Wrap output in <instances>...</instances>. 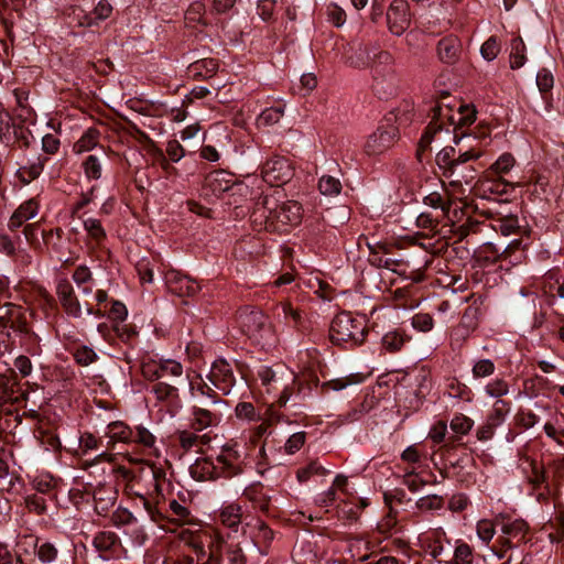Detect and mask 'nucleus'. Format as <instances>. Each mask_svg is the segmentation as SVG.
I'll use <instances>...</instances> for the list:
<instances>
[{"label":"nucleus","mask_w":564,"mask_h":564,"mask_svg":"<svg viewBox=\"0 0 564 564\" xmlns=\"http://www.w3.org/2000/svg\"><path fill=\"white\" fill-rule=\"evenodd\" d=\"M454 141L456 145H459V161L444 172V176L448 180V195L462 199L470 194L478 183L477 170L465 163L481 158L482 150L480 141L471 134L455 137Z\"/></svg>","instance_id":"1"},{"label":"nucleus","mask_w":564,"mask_h":564,"mask_svg":"<svg viewBox=\"0 0 564 564\" xmlns=\"http://www.w3.org/2000/svg\"><path fill=\"white\" fill-rule=\"evenodd\" d=\"M251 219L259 229L285 231L301 223L302 207L294 200L279 204L274 196H264L254 204Z\"/></svg>","instance_id":"2"},{"label":"nucleus","mask_w":564,"mask_h":564,"mask_svg":"<svg viewBox=\"0 0 564 564\" xmlns=\"http://www.w3.org/2000/svg\"><path fill=\"white\" fill-rule=\"evenodd\" d=\"M445 120L449 121L454 128L468 126L476 120V110L470 105H462L456 111L444 105L435 107L433 118L420 139L419 155L427 151L433 141L441 140L442 134H449V130L443 127Z\"/></svg>","instance_id":"3"},{"label":"nucleus","mask_w":564,"mask_h":564,"mask_svg":"<svg viewBox=\"0 0 564 564\" xmlns=\"http://www.w3.org/2000/svg\"><path fill=\"white\" fill-rule=\"evenodd\" d=\"M366 335L365 322L354 317L349 312L337 314L330 323L329 339L334 345L348 344L355 347L364 343Z\"/></svg>","instance_id":"4"},{"label":"nucleus","mask_w":564,"mask_h":564,"mask_svg":"<svg viewBox=\"0 0 564 564\" xmlns=\"http://www.w3.org/2000/svg\"><path fill=\"white\" fill-rule=\"evenodd\" d=\"M375 58L376 64L371 67L372 90L381 99L390 98L398 89V77L392 67L393 58L384 51L378 52Z\"/></svg>","instance_id":"5"},{"label":"nucleus","mask_w":564,"mask_h":564,"mask_svg":"<svg viewBox=\"0 0 564 564\" xmlns=\"http://www.w3.org/2000/svg\"><path fill=\"white\" fill-rule=\"evenodd\" d=\"M220 478H234L245 473L246 464L237 444H226L216 456Z\"/></svg>","instance_id":"6"},{"label":"nucleus","mask_w":564,"mask_h":564,"mask_svg":"<svg viewBox=\"0 0 564 564\" xmlns=\"http://www.w3.org/2000/svg\"><path fill=\"white\" fill-rule=\"evenodd\" d=\"M261 175L269 185L280 186L292 178L293 170L288 159L273 156L262 165Z\"/></svg>","instance_id":"7"},{"label":"nucleus","mask_w":564,"mask_h":564,"mask_svg":"<svg viewBox=\"0 0 564 564\" xmlns=\"http://www.w3.org/2000/svg\"><path fill=\"white\" fill-rule=\"evenodd\" d=\"M387 26L397 36L402 35L411 24L410 7L405 0H393L387 11Z\"/></svg>","instance_id":"8"},{"label":"nucleus","mask_w":564,"mask_h":564,"mask_svg":"<svg viewBox=\"0 0 564 564\" xmlns=\"http://www.w3.org/2000/svg\"><path fill=\"white\" fill-rule=\"evenodd\" d=\"M151 392L155 395L156 401L166 408V412L171 416L177 414L182 409V399L176 381L174 383L166 381L155 382L151 388Z\"/></svg>","instance_id":"9"},{"label":"nucleus","mask_w":564,"mask_h":564,"mask_svg":"<svg viewBox=\"0 0 564 564\" xmlns=\"http://www.w3.org/2000/svg\"><path fill=\"white\" fill-rule=\"evenodd\" d=\"M237 322L243 334L258 338L265 327L267 317L261 311L245 306L237 312Z\"/></svg>","instance_id":"10"},{"label":"nucleus","mask_w":564,"mask_h":564,"mask_svg":"<svg viewBox=\"0 0 564 564\" xmlns=\"http://www.w3.org/2000/svg\"><path fill=\"white\" fill-rule=\"evenodd\" d=\"M398 135V129L394 126H380L371 133L366 143L365 151L368 155H379L384 153L393 144Z\"/></svg>","instance_id":"11"},{"label":"nucleus","mask_w":564,"mask_h":564,"mask_svg":"<svg viewBox=\"0 0 564 564\" xmlns=\"http://www.w3.org/2000/svg\"><path fill=\"white\" fill-rule=\"evenodd\" d=\"M466 302H470L467 308L464 311L462 315L460 323L458 325V330L463 329V336H468L471 332H474L478 325L481 316L484 315V297L481 295L475 296L470 295L465 300Z\"/></svg>","instance_id":"12"},{"label":"nucleus","mask_w":564,"mask_h":564,"mask_svg":"<svg viewBox=\"0 0 564 564\" xmlns=\"http://www.w3.org/2000/svg\"><path fill=\"white\" fill-rule=\"evenodd\" d=\"M208 402H200L199 405H193L191 409V423L189 426L195 432H202L207 427L215 426L220 421V415L217 414Z\"/></svg>","instance_id":"13"},{"label":"nucleus","mask_w":564,"mask_h":564,"mask_svg":"<svg viewBox=\"0 0 564 564\" xmlns=\"http://www.w3.org/2000/svg\"><path fill=\"white\" fill-rule=\"evenodd\" d=\"M208 379L224 394H228L235 384L232 369L224 359H218L213 364Z\"/></svg>","instance_id":"14"},{"label":"nucleus","mask_w":564,"mask_h":564,"mask_svg":"<svg viewBox=\"0 0 564 564\" xmlns=\"http://www.w3.org/2000/svg\"><path fill=\"white\" fill-rule=\"evenodd\" d=\"M367 261L375 268H384L398 274H405V270L401 269L404 261L392 257L389 249H367Z\"/></svg>","instance_id":"15"},{"label":"nucleus","mask_w":564,"mask_h":564,"mask_svg":"<svg viewBox=\"0 0 564 564\" xmlns=\"http://www.w3.org/2000/svg\"><path fill=\"white\" fill-rule=\"evenodd\" d=\"M189 546L197 557V564H220L218 545L214 544L212 536H208V550L200 536H194L189 541Z\"/></svg>","instance_id":"16"},{"label":"nucleus","mask_w":564,"mask_h":564,"mask_svg":"<svg viewBox=\"0 0 564 564\" xmlns=\"http://www.w3.org/2000/svg\"><path fill=\"white\" fill-rule=\"evenodd\" d=\"M166 283L170 291L178 296H193L199 290V285L194 280L175 271L167 273Z\"/></svg>","instance_id":"17"},{"label":"nucleus","mask_w":564,"mask_h":564,"mask_svg":"<svg viewBox=\"0 0 564 564\" xmlns=\"http://www.w3.org/2000/svg\"><path fill=\"white\" fill-rule=\"evenodd\" d=\"M191 476L198 481L216 480L220 478L216 459L210 457L197 458L189 467Z\"/></svg>","instance_id":"18"},{"label":"nucleus","mask_w":564,"mask_h":564,"mask_svg":"<svg viewBox=\"0 0 564 564\" xmlns=\"http://www.w3.org/2000/svg\"><path fill=\"white\" fill-rule=\"evenodd\" d=\"M303 383L296 378H293L291 384L284 386L283 390L281 391L276 400V404L280 408H284L289 402H291V405L293 408L301 409V402L303 400Z\"/></svg>","instance_id":"19"},{"label":"nucleus","mask_w":564,"mask_h":564,"mask_svg":"<svg viewBox=\"0 0 564 564\" xmlns=\"http://www.w3.org/2000/svg\"><path fill=\"white\" fill-rule=\"evenodd\" d=\"M111 12H112L111 4L109 2H107L106 0H101L98 2L96 8L91 12L85 13V12L80 11L77 14V20H78L79 25L91 28V26L98 25L100 21L109 18Z\"/></svg>","instance_id":"20"},{"label":"nucleus","mask_w":564,"mask_h":564,"mask_svg":"<svg viewBox=\"0 0 564 564\" xmlns=\"http://www.w3.org/2000/svg\"><path fill=\"white\" fill-rule=\"evenodd\" d=\"M17 373L7 364L0 366V406L12 399L15 390Z\"/></svg>","instance_id":"21"},{"label":"nucleus","mask_w":564,"mask_h":564,"mask_svg":"<svg viewBox=\"0 0 564 564\" xmlns=\"http://www.w3.org/2000/svg\"><path fill=\"white\" fill-rule=\"evenodd\" d=\"M513 249H503L501 253H498V249H474L473 253V267L486 269L498 261H502L510 256Z\"/></svg>","instance_id":"22"},{"label":"nucleus","mask_w":564,"mask_h":564,"mask_svg":"<svg viewBox=\"0 0 564 564\" xmlns=\"http://www.w3.org/2000/svg\"><path fill=\"white\" fill-rule=\"evenodd\" d=\"M93 498L96 512L105 514L113 506L117 499V491L112 486L99 485L94 489Z\"/></svg>","instance_id":"23"},{"label":"nucleus","mask_w":564,"mask_h":564,"mask_svg":"<svg viewBox=\"0 0 564 564\" xmlns=\"http://www.w3.org/2000/svg\"><path fill=\"white\" fill-rule=\"evenodd\" d=\"M243 496L252 502L256 509H259L265 514L271 512V497L263 491L261 484H253L247 487L243 491Z\"/></svg>","instance_id":"24"},{"label":"nucleus","mask_w":564,"mask_h":564,"mask_svg":"<svg viewBox=\"0 0 564 564\" xmlns=\"http://www.w3.org/2000/svg\"><path fill=\"white\" fill-rule=\"evenodd\" d=\"M39 213V203L31 198L22 203L10 218V227H20L24 221L33 219Z\"/></svg>","instance_id":"25"},{"label":"nucleus","mask_w":564,"mask_h":564,"mask_svg":"<svg viewBox=\"0 0 564 564\" xmlns=\"http://www.w3.org/2000/svg\"><path fill=\"white\" fill-rule=\"evenodd\" d=\"M197 378L200 380L198 383L189 379V376H186L192 395H195V392H198L200 395L207 398L205 402H208V404L214 406L226 404V402L218 397L210 386L204 382L199 376H197Z\"/></svg>","instance_id":"26"},{"label":"nucleus","mask_w":564,"mask_h":564,"mask_svg":"<svg viewBox=\"0 0 564 564\" xmlns=\"http://www.w3.org/2000/svg\"><path fill=\"white\" fill-rule=\"evenodd\" d=\"M46 159H43L41 156H36L34 160L30 161L26 165L21 166L17 171L18 178L24 183L29 184L33 180L37 178L45 164Z\"/></svg>","instance_id":"27"},{"label":"nucleus","mask_w":564,"mask_h":564,"mask_svg":"<svg viewBox=\"0 0 564 564\" xmlns=\"http://www.w3.org/2000/svg\"><path fill=\"white\" fill-rule=\"evenodd\" d=\"M106 436L111 442L132 443L133 430L121 421L111 422L107 426Z\"/></svg>","instance_id":"28"},{"label":"nucleus","mask_w":564,"mask_h":564,"mask_svg":"<svg viewBox=\"0 0 564 564\" xmlns=\"http://www.w3.org/2000/svg\"><path fill=\"white\" fill-rule=\"evenodd\" d=\"M438 56L444 63H453L460 52V42L456 37H445L438 42Z\"/></svg>","instance_id":"29"},{"label":"nucleus","mask_w":564,"mask_h":564,"mask_svg":"<svg viewBox=\"0 0 564 564\" xmlns=\"http://www.w3.org/2000/svg\"><path fill=\"white\" fill-rule=\"evenodd\" d=\"M378 52L371 51L369 47L359 44L356 47L355 53L349 57V64L355 67H367L371 64H376L375 55H377Z\"/></svg>","instance_id":"30"},{"label":"nucleus","mask_w":564,"mask_h":564,"mask_svg":"<svg viewBox=\"0 0 564 564\" xmlns=\"http://www.w3.org/2000/svg\"><path fill=\"white\" fill-rule=\"evenodd\" d=\"M349 218H350V210L345 205H338L333 208H329L323 215L324 221L333 227L344 225L345 223H347L349 220Z\"/></svg>","instance_id":"31"},{"label":"nucleus","mask_w":564,"mask_h":564,"mask_svg":"<svg viewBox=\"0 0 564 564\" xmlns=\"http://www.w3.org/2000/svg\"><path fill=\"white\" fill-rule=\"evenodd\" d=\"M219 517L225 525L232 529L234 531H237L242 517L241 507L235 503L226 506L223 508Z\"/></svg>","instance_id":"32"},{"label":"nucleus","mask_w":564,"mask_h":564,"mask_svg":"<svg viewBox=\"0 0 564 564\" xmlns=\"http://www.w3.org/2000/svg\"><path fill=\"white\" fill-rule=\"evenodd\" d=\"M21 317V307L12 303L0 306V326L14 328L17 321Z\"/></svg>","instance_id":"33"},{"label":"nucleus","mask_w":564,"mask_h":564,"mask_svg":"<svg viewBox=\"0 0 564 564\" xmlns=\"http://www.w3.org/2000/svg\"><path fill=\"white\" fill-rule=\"evenodd\" d=\"M275 314L278 317L283 316L286 323H291L293 327H300L302 324V312L294 308L290 303H280L275 307Z\"/></svg>","instance_id":"34"},{"label":"nucleus","mask_w":564,"mask_h":564,"mask_svg":"<svg viewBox=\"0 0 564 564\" xmlns=\"http://www.w3.org/2000/svg\"><path fill=\"white\" fill-rule=\"evenodd\" d=\"M94 546L100 552H110L119 544V538L115 532L101 531L94 538Z\"/></svg>","instance_id":"35"},{"label":"nucleus","mask_w":564,"mask_h":564,"mask_svg":"<svg viewBox=\"0 0 564 564\" xmlns=\"http://www.w3.org/2000/svg\"><path fill=\"white\" fill-rule=\"evenodd\" d=\"M99 141V132L95 129H88L83 133L79 140L74 144L76 153H84L97 148Z\"/></svg>","instance_id":"36"},{"label":"nucleus","mask_w":564,"mask_h":564,"mask_svg":"<svg viewBox=\"0 0 564 564\" xmlns=\"http://www.w3.org/2000/svg\"><path fill=\"white\" fill-rule=\"evenodd\" d=\"M525 58V45L520 37H516L511 41L510 52V65L511 68H520L524 65Z\"/></svg>","instance_id":"37"},{"label":"nucleus","mask_w":564,"mask_h":564,"mask_svg":"<svg viewBox=\"0 0 564 564\" xmlns=\"http://www.w3.org/2000/svg\"><path fill=\"white\" fill-rule=\"evenodd\" d=\"M177 438H178L180 446L184 451H191L193 447L197 446L198 443L207 444L209 441V437H207L206 435L199 436L195 433V431L189 432L186 430L178 431Z\"/></svg>","instance_id":"38"},{"label":"nucleus","mask_w":564,"mask_h":564,"mask_svg":"<svg viewBox=\"0 0 564 564\" xmlns=\"http://www.w3.org/2000/svg\"><path fill=\"white\" fill-rule=\"evenodd\" d=\"M75 361L80 366H89L98 359L97 352L93 347L87 345H79L73 351Z\"/></svg>","instance_id":"39"},{"label":"nucleus","mask_w":564,"mask_h":564,"mask_svg":"<svg viewBox=\"0 0 564 564\" xmlns=\"http://www.w3.org/2000/svg\"><path fill=\"white\" fill-rule=\"evenodd\" d=\"M83 169L88 180H99L102 171L100 158L96 154L88 155L83 162Z\"/></svg>","instance_id":"40"},{"label":"nucleus","mask_w":564,"mask_h":564,"mask_svg":"<svg viewBox=\"0 0 564 564\" xmlns=\"http://www.w3.org/2000/svg\"><path fill=\"white\" fill-rule=\"evenodd\" d=\"M159 370L161 379L164 377L182 378L183 376L182 364L173 359H161L159 361Z\"/></svg>","instance_id":"41"},{"label":"nucleus","mask_w":564,"mask_h":564,"mask_svg":"<svg viewBox=\"0 0 564 564\" xmlns=\"http://www.w3.org/2000/svg\"><path fill=\"white\" fill-rule=\"evenodd\" d=\"M455 153V148L445 147L436 154V163L438 167L443 170V173L447 172L453 164L458 163L459 154L457 155V158H454Z\"/></svg>","instance_id":"42"},{"label":"nucleus","mask_w":564,"mask_h":564,"mask_svg":"<svg viewBox=\"0 0 564 564\" xmlns=\"http://www.w3.org/2000/svg\"><path fill=\"white\" fill-rule=\"evenodd\" d=\"M510 411L509 403L505 400L498 399L492 406L490 414L488 415L487 421L491 423V425L498 426L500 425L506 414Z\"/></svg>","instance_id":"43"},{"label":"nucleus","mask_w":564,"mask_h":564,"mask_svg":"<svg viewBox=\"0 0 564 564\" xmlns=\"http://www.w3.org/2000/svg\"><path fill=\"white\" fill-rule=\"evenodd\" d=\"M318 189L323 195L334 196L340 193L341 184L334 176L323 175L318 182Z\"/></svg>","instance_id":"44"},{"label":"nucleus","mask_w":564,"mask_h":564,"mask_svg":"<svg viewBox=\"0 0 564 564\" xmlns=\"http://www.w3.org/2000/svg\"><path fill=\"white\" fill-rule=\"evenodd\" d=\"M527 530L528 524L525 523V521L521 519H517L514 521L501 524V532L509 538L522 539Z\"/></svg>","instance_id":"45"},{"label":"nucleus","mask_w":564,"mask_h":564,"mask_svg":"<svg viewBox=\"0 0 564 564\" xmlns=\"http://www.w3.org/2000/svg\"><path fill=\"white\" fill-rule=\"evenodd\" d=\"M514 165V158L510 153L501 154L490 166V172L501 176L508 173Z\"/></svg>","instance_id":"46"},{"label":"nucleus","mask_w":564,"mask_h":564,"mask_svg":"<svg viewBox=\"0 0 564 564\" xmlns=\"http://www.w3.org/2000/svg\"><path fill=\"white\" fill-rule=\"evenodd\" d=\"M498 523H499L498 519H496L495 522L487 520V519L478 521L477 525H476V530H477V534H478L479 539L481 541H484L485 543H489L496 533L495 527Z\"/></svg>","instance_id":"47"},{"label":"nucleus","mask_w":564,"mask_h":564,"mask_svg":"<svg viewBox=\"0 0 564 564\" xmlns=\"http://www.w3.org/2000/svg\"><path fill=\"white\" fill-rule=\"evenodd\" d=\"M444 506V498L438 495H429L416 501V507L421 511L440 510Z\"/></svg>","instance_id":"48"},{"label":"nucleus","mask_w":564,"mask_h":564,"mask_svg":"<svg viewBox=\"0 0 564 564\" xmlns=\"http://www.w3.org/2000/svg\"><path fill=\"white\" fill-rule=\"evenodd\" d=\"M455 564H470L473 562V550L465 543L459 542L454 551Z\"/></svg>","instance_id":"49"},{"label":"nucleus","mask_w":564,"mask_h":564,"mask_svg":"<svg viewBox=\"0 0 564 564\" xmlns=\"http://www.w3.org/2000/svg\"><path fill=\"white\" fill-rule=\"evenodd\" d=\"M473 424L474 422L471 419L466 415L458 414L452 419L451 429L457 434L465 435L471 430Z\"/></svg>","instance_id":"50"},{"label":"nucleus","mask_w":564,"mask_h":564,"mask_svg":"<svg viewBox=\"0 0 564 564\" xmlns=\"http://www.w3.org/2000/svg\"><path fill=\"white\" fill-rule=\"evenodd\" d=\"M500 52V46L497 42V39L491 36L480 47V54L484 59L491 62L494 61Z\"/></svg>","instance_id":"51"},{"label":"nucleus","mask_w":564,"mask_h":564,"mask_svg":"<svg viewBox=\"0 0 564 564\" xmlns=\"http://www.w3.org/2000/svg\"><path fill=\"white\" fill-rule=\"evenodd\" d=\"M132 443L143 445L144 447H152L155 443L154 435L143 426H137L133 431Z\"/></svg>","instance_id":"52"},{"label":"nucleus","mask_w":564,"mask_h":564,"mask_svg":"<svg viewBox=\"0 0 564 564\" xmlns=\"http://www.w3.org/2000/svg\"><path fill=\"white\" fill-rule=\"evenodd\" d=\"M226 557L228 564H246L247 557L239 544L230 543L226 546Z\"/></svg>","instance_id":"53"},{"label":"nucleus","mask_w":564,"mask_h":564,"mask_svg":"<svg viewBox=\"0 0 564 564\" xmlns=\"http://www.w3.org/2000/svg\"><path fill=\"white\" fill-rule=\"evenodd\" d=\"M283 111L281 107H271L264 109L258 118L260 124H273L280 121Z\"/></svg>","instance_id":"54"},{"label":"nucleus","mask_w":564,"mask_h":564,"mask_svg":"<svg viewBox=\"0 0 564 564\" xmlns=\"http://www.w3.org/2000/svg\"><path fill=\"white\" fill-rule=\"evenodd\" d=\"M412 326L420 332H430L434 326L433 317L429 313H417L412 317Z\"/></svg>","instance_id":"55"},{"label":"nucleus","mask_w":564,"mask_h":564,"mask_svg":"<svg viewBox=\"0 0 564 564\" xmlns=\"http://www.w3.org/2000/svg\"><path fill=\"white\" fill-rule=\"evenodd\" d=\"M496 367L490 359H480L473 367V376L475 378H485L494 373Z\"/></svg>","instance_id":"56"},{"label":"nucleus","mask_w":564,"mask_h":564,"mask_svg":"<svg viewBox=\"0 0 564 564\" xmlns=\"http://www.w3.org/2000/svg\"><path fill=\"white\" fill-rule=\"evenodd\" d=\"M61 304L68 315L75 318L82 316V306L74 292L66 300L61 301Z\"/></svg>","instance_id":"57"},{"label":"nucleus","mask_w":564,"mask_h":564,"mask_svg":"<svg viewBox=\"0 0 564 564\" xmlns=\"http://www.w3.org/2000/svg\"><path fill=\"white\" fill-rule=\"evenodd\" d=\"M371 409V405H368L366 402L360 403L358 406L349 410L347 413L343 414L344 423H352L359 421L365 414H367Z\"/></svg>","instance_id":"58"},{"label":"nucleus","mask_w":564,"mask_h":564,"mask_svg":"<svg viewBox=\"0 0 564 564\" xmlns=\"http://www.w3.org/2000/svg\"><path fill=\"white\" fill-rule=\"evenodd\" d=\"M57 549L50 542L41 544L36 550L37 557L43 563L53 562L57 557Z\"/></svg>","instance_id":"59"},{"label":"nucleus","mask_w":564,"mask_h":564,"mask_svg":"<svg viewBox=\"0 0 564 564\" xmlns=\"http://www.w3.org/2000/svg\"><path fill=\"white\" fill-rule=\"evenodd\" d=\"M236 415L239 419H246L249 421L257 420L259 417L256 408L250 402H239L235 409Z\"/></svg>","instance_id":"60"},{"label":"nucleus","mask_w":564,"mask_h":564,"mask_svg":"<svg viewBox=\"0 0 564 564\" xmlns=\"http://www.w3.org/2000/svg\"><path fill=\"white\" fill-rule=\"evenodd\" d=\"M402 484L405 485L410 491L415 492L420 490L427 482L419 477L413 470L406 471L402 477Z\"/></svg>","instance_id":"61"},{"label":"nucleus","mask_w":564,"mask_h":564,"mask_svg":"<svg viewBox=\"0 0 564 564\" xmlns=\"http://www.w3.org/2000/svg\"><path fill=\"white\" fill-rule=\"evenodd\" d=\"M305 438L306 434L304 432H297L292 434L284 445L285 452L288 454L296 453L304 445Z\"/></svg>","instance_id":"62"},{"label":"nucleus","mask_w":564,"mask_h":564,"mask_svg":"<svg viewBox=\"0 0 564 564\" xmlns=\"http://www.w3.org/2000/svg\"><path fill=\"white\" fill-rule=\"evenodd\" d=\"M142 376L149 381H162L159 370V361L151 360L143 362L141 366Z\"/></svg>","instance_id":"63"},{"label":"nucleus","mask_w":564,"mask_h":564,"mask_svg":"<svg viewBox=\"0 0 564 564\" xmlns=\"http://www.w3.org/2000/svg\"><path fill=\"white\" fill-rule=\"evenodd\" d=\"M84 227L87 234L96 241H99L105 236L104 228L101 227L99 220L95 218L85 219Z\"/></svg>","instance_id":"64"}]
</instances>
